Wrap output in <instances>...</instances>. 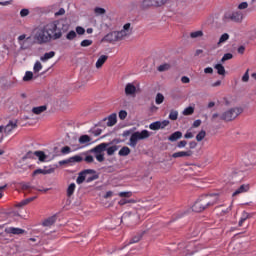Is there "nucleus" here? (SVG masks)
<instances>
[{
	"mask_svg": "<svg viewBox=\"0 0 256 256\" xmlns=\"http://www.w3.org/2000/svg\"><path fill=\"white\" fill-rule=\"evenodd\" d=\"M44 28L48 36H50V40L57 41V39L63 37V33L69 31V24H67V20L60 19L44 25Z\"/></svg>",
	"mask_w": 256,
	"mask_h": 256,
	"instance_id": "obj_1",
	"label": "nucleus"
},
{
	"mask_svg": "<svg viewBox=\"0 0 256 256\" xmlns=\"http://www.w3.org/2000/svg\"><path fill=\"white\" fill-rule=\"evenodd\" d=\"M217 203H219L218 194H204L194 203L192 210L195 211V213H202V211L217 205Z\"/></svg>",
	"mask_w": 256,
	"mask_h": 256,
	"instance_id": "obj_2",
	"label": "nucleus"
},
{
	"mask_svg": "<svg viewBox=\"0 0 256 256\" xmlns=\"http://www.w3.org/2000/svg\"><path fill=\"white\" fill-rule=\"evenodd\" d=\"M149 137H151V133H149L148 130L134 132L130 137L129 146L135 148L137 147L138 141H143V139H149Z\"/></svg>",
	"mask_w": 256,
	"mask_h": 256,
	"instance_id": "obj_3",
	"label": "nucleus"
},
{
	"mask_svg": "<svg viewBox=\"0 0 256 256\" xmlns=\"http://www.w3.org/2000/svg\"><path fill=\"white\" fill-rule=\"evenodd\" d=\"M34 41H36L38 45H43L51 41V37L47 33V30H45V26L36 30V33L34 34Z\"/></svg>",
	"mask_w": 256,
	"mask_h": 256,
	"instance_id": "obj_4",
	"label": "nucleus"
},
{
	"mask_svg": "<svg viewBox=\"0 0 256 256\" xmlns=\"http://www.w3.org/2000/svg\"><path fill=\"white\" fill-rule=\"evenodd\" d=\"M241 113H243V108H231L227 111H225L220 118L222 119V121H233L234 119H237V117H239V115H241Z\"/></svg>",
	"mask_w": 256,
	"mask_h": 256,
	"instance_id": "obj_5",
	"label": "nucleus"
},
{
	"mask_svg": "<svg viewBox=\"0 0 256 256\" xmlns=\"http://www.w3.org/2000/svg\"><path fill=\"white\" fill-rule=\"evenodd\" d=\"M18 42L20 45V51H27L33 47V42H31V36L27 37V35L22 34L18 37Z\"/></svg>",
	"mask_w": 256,
	"mask_h": 256,
	"instance_id": "obj_6",
	"label": "nucleus"
},
{
	"mask_svg": "<svg viewBox=\"0 0 256 256\" xmlns=\"http://www.w3.org/2000/svg\"><path fill=\"white\" fill-rule=\"evenodd\" d=\"M224 21H234V23H241L243 21V14L239 11L226 12L223 17Z\"/></svg>",
	"mask_w": 256,
	"mask_h": 256,
	"instance_id": "obj_7",
	"label": "nucleus"
},
{
	"mask_svg": "<svg viewBox=\"0 0 256 256\" xmlns=\"http://www.w3.org/2000/svg\"><path fill=\"white\" fill-rule=\"evenodd\" d=\"M117 35H118V39L119 41H123V39H125L126 37H129L132 33L131 31V23H126L123 26V29L120 31H116Z\"/></svg>",
	"mask_w": 256,
	"mask_h": 256,
	"instance_id": "obj_8",
	"label": "nucleus"
},
{
	"mask_svg": "<svg viewBox=\"0 0 256 256\" xmlns=\"http://www.w3.org/2000/svg\"><path fill=\"white\" fill-rule=\"evenodd\" d=\"M136 82L127 83L124 88V93L126 97H136L137 96V86L135 85Z\"/></svg>",
	"mask_w": 256,
	"mask_h": 256,
	"instance_id": "obj_9",
	"label": "nucleus"
},
{
	"mask_svg": "<svg viewBox=\"0 0 256 256\" xmlns=\"http://www.w3.org/2000/svg\"><path fill=\"white\" fill-rule=\"evenodd\" d=\"M93 173H95V170H91V169H86V170L80 172L77 179H76V183L78 185H81L83 182L86 181L87 175H91Z\"/></svg>",
	"mask_w": 256,
	"mask_h": 256,
	"instance_id": "obj_10",
	"label": "nucleus"
},
{
	"mask_svg": "<svg viewBox=\"0 0 256 256\" xmlns=\"http://www.w3.org/2000/svg\"><path fill=\"white\" fill-rule=\"evenodd\" d=\"M102 41H105L106 43H115L119 41V36L117 34V31H113L105 35Z\"/></svg>",
	"mask_w": 256,
	"mask_h": 256,
	"instance_id": "obj_11",
	"label": "nucleus"
},
{
	"mask_svg": "<svg viewBox=\"0 0 256 256\" xmlns=\"http://www.w3.org/2000/svg\"><path fill=\"white\" fill-rule=\"evenodd\" d=\"M103 121H107V127H113L117 125V114L112 113L107 118H104Z\"/></svg>",
	"mask_w": 256,
	"mask_h": 256,
	"instance_id": "obj_12",
	"label": "nucleus"
},
{
	"mask_svg": "<svg viewBox=\"0 0 256 256\" xmlns=\"http://www.w3.org/2000/svg\"><path fill=\"white\" fill-rule=\"evenodd\" d=\"M251 189L249 184H242L235 192L232 194V197H237V195H241V193H247Z\"/></svg>",
	"mask_w": 256,
	"mask_h": 256,
	"instance_id": "obj_13",
	"label": "nucleus"
},
{
	"mask_svg": "<svg viewBox=\"0 0 256 256\" xmlns=\"http://www.w3.org/2000/svg\"><path fill=\"white\" fill-rule=\"evenodd\" d=\"M193 155V151H180L172 154L173 159H178L179 157H191Z\"/></svg>",
	"mask_w": 256,
	"mask_h": 256,
	"instance_id": "obj_14",
	"label": "nucleus"
},
{
	"mask_svg": "<svg viewBox=\"0 0 256 256\" xmlns=\"http://www.w3.org/2000/svg\"><path fill=\"white\" fill-rule=\"evenodd\" d=\"M51 173H55V169L54 168H50V169H36L33 172V176H35V175H51Z\"/></svg>",
	"mask_w": 256,
	"mask_h": 256,
	"instance_id": "obj_15",
	"label": "nucleus"
},
{
	"mask_svg": "<svg viewBox=\"0 0 256 256\" xmlns=\"http://www.w3.org/2000/svg\"><path fill=\"white\" fill-rule=\"evenodd\" d=\"M35 199H37V196H33L30 198L24 199V200L16 203L15 207H17V208L25 207V205H29V203L35 201Z\"/></svg>",
	"mask_w": 256,
	"mask_h": 256,
	"instance_id": "obj_16",
	"label": "nucleus"
},
{
	"mask_svg": "<svg viewBox=\"0 0 256 256\" xmlns=\"http://www.w3.org/2000/svg\"><path fill=\"white\" fill-rule=\"evenodd\" d=\"M109 145H111V143H101L99 145H97L93 151L96 154H101L103 153V151H106L107 147H109Z\"/></svg>",
	"mask_w": 256,
	"mask_h": 256,
	"instance_id": "obj_17",
	"label": "nucleus"
},
{
	"mask_svg": "<svg viewBox=\"0 0 256 256\" xmlns=\"http://www.w3.org/2000/svg\"><path fill=\"white\" fill-rule=\"evenodd\" d=\"M107 59H109V56L101 55L96 61V69H101L103 65H105Z\"/></svg>",
	"mask_w": 256,
	"mask_h": 256,
	"instance_id": "obj_18",
	"label": "nucleus"
},
{
	"mask_svg": "<svg viewBox=\"0 0 256 256\" xmlns=\"http://www.w3.org/2000/svg\"><path fill=\"white\" fill-rule=\"evenodd\" d=\"M17 127V122L10 121L5 127H4V133L6 135H9L15 128Z\"/></svg>",
	"mask_w": 256,
	"mask_h": 256,
	"instance_id": "obj_19",
	"label": "nucleus"
},
{
	"mask_svg": "<svg viewBox=\"0 0 256 256\" xmlns=\"http://www.w3.org/2000/svg\"><path fill=\"white\" fill-rule=\"evenodd\" d=\"M181 137H183V133L181 131H176L174 133H172L168 139L173 143L175 141H178V139H181Z\"/></svg>",
	"mask_w": 256,
	"mask_h": 256,
	"instance_id": "obj_20",
	"label": "nucleus"
},
{
	"mask_svg": "<svg viewBox=\"0 0 256 256\" xmlns=\"http://www.w3.org/2000/svg\"><path fill=\"white\" fill-rule=\"evenodd\" d=\"M55 57V51L46 52L43 56L40 57V60L45 63L49 61V59H53Z\"/></svg>",
	"mask_w": 256,
	"mask_h": 256,
	"instance_id": "obj_21",
	"label": "nucleus"
},
{
	"mask_svg": "<svg viewBox=\"0 0 256 256\" xmlns=\"http://www.w3.org/2000/svg\"><path fill=\"white\" fill-rule=\"evenodd\" d=\"M46 109H47V105L34 107L32 108V113H34V115H41V113H45Z\"/></svg>",
	"mask_w": 256,
	"mask_h": 256,
	"instance_id": "obj_22",
	"label": "nucleus"
},
{
	"mask_svg": "<svg viewBox=\"0 0 256 256\" xmlns=\"http://www.w3.org/2000/svg\"><path fill=\"white\" fill-rule=\"evenodd\" d=\"M8 233L12 235H23V233H25V230L21 228L10 227L8 228Z\"/></svg>",
	"mask_w": 256,
	"mask_h": 256,
	"instance_id": "obj_23",
	"label": "nucleus"
},
{
	"mask_svg": "<svg viewBox=\"0 0 256 256\" xmlns=\"http://www.w3.org/2000/svg\"><path fill=\"white\" fill-rule=\"evenodd\" d=\"M131 154V149L127 146H123L119 152H118V155L120 157H127V155H130Z\"/></svg>",
	"mask_w": 256,
	"mask_h": 256,
	"instance_id": "obj_24",
	"label": "nucleus"
},
{
	"mask_svg": "<svg viewBox=\"0 0 256 256\" xmlns=\"http://www.w3.org/2000/svg\"><path fill=\"white\" fill-rule=\"evenodd\" d=\"M55 221H57V218L55 216L49 217L48 219L44 220L43 226L44 227H51V225L55 224Z\"/></svg>",
	"mask_w": 256,
	"mask_h": 256,
	"instance_id": "obj_25",
	"label": "nucleus"
},
{
	"mask_svg": "<svg viewBox=\"0 0 256 256\" xmlns=\"http://www.w3.org/2000/svg\"><path fill=\"white\" fill-rule=\"evenodd\" d=\"M119 150V146L117 145H113V146H108L106 148V153L109 157H111V155H115V152Z\"/></svg>",
	"mask_w": 256,
	"mask_h": 256,
	"instance_id": "obj_26",
	"label": "nucleus"
},
{
	"mask_svg": "<svg viewBox=\"0 0 256 256\" xmlns=\"http://www.w3.org/2000/svg\"><path fill=\"white\" fill-rule=\"evenodd\" d=\"M249 217H251V215L248 212L243 211L241 218L238 222L239 227H243V223L245 222L246 219H249Z\"/></svg>",
	"mask_w": 256,
	"mask_h": 256,
	"instance_id": "obj_27",
	"label": "nucleus"
},
{
	"mask_svg": "<svg viewBox=\"0 0 256 256\" xmlns=\"http://www.w3.org/2000/svg\"><path fill=\"white\" fill-rule=\"evenodd\" d=\"M135 215L131 214V212H125L122 215V219H121V223H123V221H131V219H134Z\"/></svg>",
	"mask_w": 256,
	"mask_h": 256,
	"instance_id": "obj_28",
	"label": "nucleus"
},
{
	"mask_svg": "<svg viewBox=\"0 0 256 256\" xmlns=\"http://www.w3.org/2000/svg\"><path fill=\"white\" fill-rule=\"evenodd\" d=\"M149 129H151V131H159V129H161V121L151 123Z\"/></svg>",
	"mask_w": 256,
	"mask_h": 256,
	"instance_id": "obj_29",
	"label": "nucleus"
},
{
	"mask_svg": "<svg viewBox=\"0 0 256 256\" xmlns=\"http://www.w3.org/2000/svg\"><path fill=\"white\" fill-rule=\"evenodd\" d=\"M168 118L171 121H177V119L179 118V112L177 110H171Z\"/></svg>",
	"mask_w": 256,
	"mask_h": 256,
	"instance_id": "obj_30",
	"label": "nucleus"
},
{
	"mask_svg": "<svg viewBox=\"0 0 256 256\" xmlns=\"http://www.w3.org/2000/svg\"><path fill=\"white\" fill-rule=\"evenodd\" d=\"M214 69H216L218 75H225V66L223 64H216Z\"/></svg>",
	"mask_w": 256,
	"mask_h": 256,
	"instance_id": "obj_31",
	"label": "nucleus"
},
{
	"mask_svg": "<svg viewBox=\"0 0 256 256\" xmlns=\"http://www.w3.org/2000/svg\"><path fill=\"white\" fill-rule=\"evenodd\" d=\"M76 185L75 183H71L68 188H67V196L71 197L73 195V193H75V189H76Z\"/></svg>",
	"mask_w": 256,
	"mask_h": 256,
	"instance_id": "obj_32",
	"label": "nucleus"
},
{
	"mask_svg": "<svg viewBox=\"0 0 256 256\" xmlns=\"http://www.w3.org/2000/svg\"><path fill=\"white\" fill-rule=\"evenodd\" d=\"M165 101V96L162 93H157L155 98L156 105H161Z\"/></svg>",
	"mask_w": 256,
	"mask_h": 256,
	"instance_id": "obj_33",
	"label": "nucleus"
},
{
	"mask_svg": "<svg viewBox=\"0 0 256 256\" xmlns=\"http://www.w3.org/2000/svg\"><path fill=\"white\" fill-rule=\"evenodd\" d=\"M91 142V137H89V135H82L79 138V143H81V145H85V143H89Z\"/></svg>",
	"mask_w": 256,
	"mask_h": 256,
	"instance_id": "obj_34",
	"label": "nucleus"
},
{
	"mask_svg": "<svg viewBox=\"0 0 256 256\" xmlns=\"http://www.w3.org/2000/svg\"><path fill=\"white\" fill-rule=\"evenodd\" d=\"M69 163H81V161H83V157L79 156V155H75L73 157H70L68 159Z\"/></svg>",
	"mask_w": 256,
	"mask_h": 256,
	"instance_id": "obj_35",
	"label": "nucleus"
},
{
	"mask_svg": "<svg viewBox=\"0 0 256 256\" xmlns=\"http://www.w3.org/2000/svg\"><path fill=\"white\" fill-rule=\"evenodd\" d=\"M34 155H36V157H38L39 161H45V159H47V156L45 155V152H43V151H35Z\"/></svg>",
	"mask_w": 256,
	"mask_h": 256,
	"instance_id": "obj_36",
	"label": "nucleus"
},
{
	"mask_svg": "<svg viewBox=\"0 0 256 256\" xmlns=\"http://www.w3.org/2000/svg\"><path fill=\"white\" fill-rule=\"evenodd\" d=\"M206 135H207V132H205V130L200 131L196 135V141H198V142L203 141L205 139Z\"/></svg>",
	"mask_w": 256,
	"mask_h": 256,
	"instance_id": "obj_37",
	"label": "nucleus"
},
{
	"mask_svg": "<svg viewBox=\"0 0 256 256\" xmlns=\"http://www.w3.org/2000/svg\"><path fill=\"white\" fill-rule=\"evenodd\" d=\"M149 7H154L153 0H144V1H142V9H147Z\"/></svg>",
	"mask_w": 256,
	"mask_h": 256,
	"instance_id": "obj_38",
	"label": "nucleus"
},
{
	"mask_svg": "<svg viewBox=\"0 0 256 256\" xmlns=\"http://www.w3.org/2000/svg\"><path fill=\"white\" fill-rule=\"evenodd\" d=\"M193 113H195V108H193V106L187 107L183 111V115L185 116L193 115Z\"/></svg>",
	"mask_w": 256,
	"mask_h": 256,
	"instance_id": "obj_39",
	"label": "nucleus"
},
{
	"mask_svg": "<svg viewBox=\"0 0 256 256\" xmlns=\"http://www.w3.org/2000/svg\"><path fill=\"white\" fill-rule=\"evenodd\" d=\"M169 69H171V65H170V64H167V63L162 64V65H160V66L158 67V71H159L160 73H163V71H169Z\"/></svg>",
	"mask_w": 256,
	"mask_h": 256,
	"instance_id": "obj_40",
	"label": "nucleus"
},
{
	"mask_svg": "<svg viewBox=\"0 0 256 256\" xmlns=\"http://www.w3.org/2000/svg\"><path fill=\"white\" fill-rule=\"evenodd\" d=\"M190 37H191V39H197L198 37H203V31L198 30L195 32H191Z\"/></svg>",
	"mask_w": 256,
	"mask_h": 256,
	"instance_id": "obj_41",
	"label": "nucleus"
},
{
	"mask_svg": "<svg viewBox=\"0 0 256 256\" xmlns=\"http://www.w3.org/2000/svg\"><path fill=\"white\" fill-rule=\"evenodd\" d=\"M43 69V64H41L39 61H36L33 67L34 73H39Z\"/></svg>",
	"mask_w": 256,
	"mask_h": 256,
	"instance_id": "obj_42",
	"label": "nucleus"
},
{
	"mask_svg": "<svg viewBox=\"0 0 256 256\" xmlns=\"http://www.w3.org/2000/svg\"><path fill=\"white\" fill-rule=\"evenodd\" d=\"M75 37H77V32L71 30L67 35H66V39H68V41H73V39H75Z\"/></svg>",
	"mask_w": 256,
	"mask_h": 256,
	"instance_id": "obj_43",
	"label": "nucleus"
},
{
	"mask_svg": "<svg viewBox=\"0 0 256 256\" xmlns=\"http://www.w3.org/2000/svg\"><path fill=\"white\" fill-rule=\"evenodd\" d=\"M31 79H33V72L26 71V73L23 77V81H31Z\"/></svg>",
	"mask_w": 256,
	"mask_h": 256,
	"instance_id": "obj_44",
	"label": "nucleus"
},
{
	"mask_svg": "<svg viewBox=\"0 0 256 256\" xmlns=\"http://www.w3.org/2000/svg\"><path fill=\"white\" fill-rule=\"evenodd\" d=\"M165 3H167V0H153L154 7H162Z\"/></svg>",
	"mask_w": 256,
	"mask_h": 256,
	"instance_id": "obj_45",
	"label": "nucleus"
},
{
	"mask_svg": "<svg viewBox=\"0 0 256 256\" xmlns=\"http://www.w3.org/2000/svg\"><path fill=\"white\" fill-rule=\"evenodd\" d=\"M228 39H229V34L227 33L222 34L219 39L218 45H221V43H225V41H228Z\"/></svg>",
	"mask_w": 256,
	"mask_h": 256,
	"instance_id": "obj_46",
	"label": "nucleus"
},
{
	"mask_svg": "<svg viewBox=\"0 0 256 256\" xmlns=\"http://www.w3.org/2000/svg\"><path fill=\"white\" fill-rule=\"evenodd\" d=\"M231 59H233V54H231V53H226V54H224V56L222 57L221 63H225V61H229V60H231Z\"/></svg>",
	"mask_w": 256,
	"mask_h": 256,
	"instance_id": "obj_47",
	"label": "nucleus"
},
{
	"mask_svg": "<svg viewBox=\"0 0 256 256\" xmlns=\"http://www.w3.org/2000/svg\"><path fill=\"white\" fill-rule=\"evenodd\" d=\"M94 13H96V15H105L106 10L105 8L96 7Z\"/></svg>",
	"mask_w": 256,
	"mask_h": 256,
	"instance_id": "obj_48",
	"label": "nucleus"
},
{
	"mask_svg": "<svg viewBox=\"0 0 256 256\" xmlns=\"http://www.w3.org/2000/svg\"><path fill=\"white\" fill-rule=\"evenodd\" d=\"M81 47H90V45H93V40H83L80 43Z\"/></svg>",
	"mask_w": 256,
	"mask_h": 256,
	"instance_id": "obj_49",
	"label": "nucleus"
},
{
	"mask_svg": "<svg viewBox=\"0 0 256 256\" xmlns=\"http://www.w3.org/2000/svg\"><path fill=\"white\" fill-rule=\"evenodd\" d=\"M118 117H119V119H121V121L127 119V111L121 110V111L119 112V114H118Z\"/></svg>",
	"mask_w": 256,
	"mask_h": 256,
	"instance_id": "obj_50",
	"label": "nucleus"
},
{
	"mask_svg": "<svg viewBox=\"0 0 256 256\" xmlns=\"http://www.w3.org/2000/svg\"><path fill=\"white\" fill-rule=\"evenodd\" d=\"M141 241V236H134L128 243V245H133V243H139Z\"/></svg>",
	"mask_w": 256,
	"mask_h": 256,
	"instance_id": "obj_51",
	"label": "nucleus"
},
{
	"mask_svg": "<svg viewBox=\"0 0 256 256\" xmlns=\"http://www.w3.org/2000/svg\"><path fill=\"white\" fill-rule=\"evenodd\" d=\"M23 191H31V189H35V187H32L29 183L22 184Z\"/></svg>",
	"mask_w": 256,
	"mask_h": 256,
	"instance_id": "obj_52",
	"label": "nucleus"
},
{
	"mask_svg": "<svg viewBox=\"0 0 256 256\" xmlns=\"http://www.w3.org/2000/svg\"><path fill=\"white\" fill-rule=\"evenodd\" d=\"M96 157V160L99 162V163H103V161H105V155L104 154H96L95 155Z\"/></svg>",
	"mask_w": 256,
	"mask_h": 256,
	"instance_id": "obj_53",
	"label": "nucleus"
},
{
	"mask_svg": "<svg viewBox=\"0 0 256 256\" xmlns=\"http://www.w3.org/2000/svg\"><path fill=\"white\" fill-rule=\"evenodd\" d=\"M243 83H247L249 81V69L246 70L244 75L242 76Z\"/></svg>",
	"mask_w": 256,
	"mask_h": 256,
	"instance_id": "obj_54",
	"label": "nucleus"
},
{
	"mask_svg": "<svg viewBox=\"0 0 256 256\" xmlns=\"http://www.w3.org/2000/svg\"><path fill=\"white\" fill-rule=\"evenodd\" d=\"M96 179H98L97 175H92V176L86 175V183H91L92 181H95Z\"/></svg>",
	"mask_w": 256,
	"mask_h": 256,
	"instance_id": "obj_55",
	"label": "nucleus"
},
{
	"mask_svg": "<svg viewBox=\"0 0 256 256\" xmlns=\"http://www.w3.org/2000/svg\"><path fill=\"white\" fill-rule=\"evenodd\" d=\"M61 153H63V155H68V153H71V147H69V146H64V147L61 149Z\"/></svg>",
	"mask_w": 256,
	"mask_h": 256,
	"instance_id": "obj_56",
	"label": "nucleus"
},
{
	"mask_svg": "<svg viewBox=\"0 0 256 256\" xmlns=\"http://www.w3.org/2000/svg\"><path fill=\"white\" fill-rule=\"evenodd\" d=\"M76 33L78 35H85V28L81 27V26H77L76 27Z\"/></svg>",
	"mask_w": 256,
	"mask_h": 256,
	"instance_id": "obj_57",
	"label": "nucleus"
},
{
	"mask_svg": "<svg viewBox=\"0 0 256 256\" xmlns=\"http://www.w3.org/2000/svg\"><path fill=\"white\" fill-rule=\"evenodd\" d=\"M118 195H119V197L129 198V197H132L133 193L132 192H120Z\"/></svg>",
	"mask_w": 256,
	"mask_h": 256,
	"instance_id": "obj_58",
	"label": "nucleus"
},
{
	"mask_svg": "<svg viewBox=\"0 0 256 256\" xmlns=\"http://www.w3.org/2000/svg\"><path fill=\"white\" fill-rule=\"evenodd\" d=\"M178 149H183V147H187V141L186 140H181L177 144Z\"/></svg>",
	"mask_w": 256,
	"mask_h": 256,
	"instance_id": "obj_59",
	"label": "nucleus"
},
{
	"mask_svg": "<svg viewBox=\"0 0 256 256\" xmlns=\"http://www.w3.org/2000/svg\"><path fill=\"white\" fill-rule=\"evenodd\" d=\"M27 15H29V9L24 8L20 11V16L21 17H27Z\"/></svg>",
	"mask_w": 256,
	"mask_h": 256,
	"instance_id": "obj_60",
	"label": "nucleus"
},
{
	"mask_svg": "<svg viewBox=\"0 0 256 256\" xmlns=\"http://www.w3.org/2000/svg\"><path fill=\"white\" fill-rule=\"evenodd\" d=\"M247 7H249V4L247 2H241L238 5V9H240V10L247 9Z\"/></svg>",
	"mask_w": 256,
	"mask_h": 256,
	"instance_id": "obj_61",
	"label": "nucleus"
},
{
	"mask_svg": "<svg viewBox=\"0 0 256 256\" xmlns=\"http://www.w3.org/2000/svg\"><path fill=\"white\" fill-rule=\"evenodd\" d=\"M103 131L100 128H96L92 130V133L94 134V137H99Z\"/></svg>",
	"mask_w": 256,
	"mask_h": 256,
	"instance_id": "obj_62",
	"label": "nucleus"
},
{
	"mask_svg": "<svg viewBox=\"0 0 256 256\" xmlns=\"http://www.w3.org/2000/svg\"><path fill=\"white\" fill-rule=\"evenodd\" d=\"M169 125V120H163L160 122V129H165Z\"/></svg>",
	"mask_w": 256,
	"mask_h": 256,
	"instance_id": "obj_63",
	"label": "nucleus"
},
{
	"mask_svg": "<svg viewBox=\"0 0 256 256\" xmlns=\"http://www.w3.org/2000/svg\"><path fill=\"white\" fill-rule=\"evenodd\" d=\"M84 161H86V163H93V161H95V159L93 158L92 155H88L85 157Z\"/></svg>",
	"mask_w": 256,
	"mask_h": 256,
	"instance_id": "obj_64",
	"label": "nucleus"
}]
</instances>
